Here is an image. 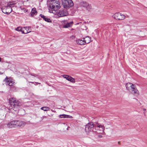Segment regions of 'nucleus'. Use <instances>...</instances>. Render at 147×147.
Here are the masks:
<instances>
[{"label":"nucleus","mask_w":147,"mask_h":147,"mask_svg":"<svg viewBox=\"0 0 147 147\" xmlns=\"http://www.w3.org/2000/svg\"><path fill=\"white\" fill-rule=\"evenodd\" d=\"M45 111H48L49 110V108L48 107H42L41 109Z\"/></svg>","instance_id":"4be33fe9"},{"label":"nucleus","mask_w":147,"mask_h":147,"mask_svg":"<svg viewBox=\"0 0 147 147\" xmlns=\"http://www.w3.org/2000/svg\"><path fill=\"white\" fill-rule=\"evenodd\" d=\"M31 82L32 83H34L33 82Z\"/></svg>","instance_id":"c756f323"},{"label":"nucleus","mask_w":147,"mask_h":147,"mask_svg":"<svg viewBox=\"0 0 147 147\" xmlns=\"http://www.w3.org/2000/svg\"><path fill=\"white\" fill-rule=\"evenodd\" d=\"M62 76L63 78H65L67 80L69 81L72 83H74L75 82V80L74 78L70 76L67 75H64Z\"/></svg>","instance_id":"9b49d317"},{"label":"nucleus","mask_w":147,"mask_h":147,"mask_svg":"<svg viewBox=\"0 0 147 147\" xmlns=\"http://www.w3.org/2000/svg\"><path fill=\"white\" fill-rule=\"evenodd\" d=\"M68 15V13L66 10H60L57 13V15L59 17H63L67 16Z\"/></svg>","instance_id":"1a4fd4ad"},{"label":"nucleus","mask_w":147,"mask_h":147,"mask_svg":"<svg viewBox=\"0 0 147 147\" xmlns=\"http://www.w3.org/2000/svg\"><path fill=\"white\" fill-rule=\"evenodd\" d=\"M103 123H104V125H109L110 124V122L109 121H108L107 120H105L104 121H103Z\"/></svg>","instance_id":"b1692460"},{"label":"nucleus","mask_w":147,"mask_h":147,"mask_svg":"<svg viewBox=\"0 0 147 147\" xmlns=\"http://www.w3.org/2000/svg\"><path fill=\"white\" fill-rule=\"evenodd\" d=\"M73 24V22H71L69 23H67L64 25L63 27L65 28H67L72 26Z\"/></svg>","instance_id":"aec40b11"},{"label":"nucleus","mask_w":147,"mask_h":147,"mask_svg":"<svg viewBox=\"0 0 147 147\" xmlns=\"http://www.w3.org/2000/svg\"><path fill=\"white\" fill-rule=\"evenodd\" d=\"M4 81L5 82L6 84L9 86H13L15 84V82L11 78L6 77Z\"/></svg>","instance_id":"6e6552de"},{"label":"nucleus","mask_w":147,"mask_h":147,"mask_svg":"<svg viewBox=\"0 0 147 147\" xmlns=\"http://www.w3.org/2000/svg\"><path fill=\"white\" fill-rule=\"evenodd\" d=\"M35 83H38V82H35Z\"/></svg>","instance_id":"c85d7f7f"},{"label":"nucleus","mask_w":147,"mask_h":147,"mask_svg":"<svg viewBox=\"0 0 147 147\" xmlns=\"http://www.w3.org/2000/svg\"><path fill=\"white\" fill-rule=\"evenodd\" d=\"M62 4L65 8H69L73 5V3L71 0H62Z\"/></svg>","instance_id":"20e7f679"},{"label":"nucleus","mask_w":147,"mask_h":147,"mask_svg":"<svg viewBox=\"0 0 147 147\" xmlns=\"http://www.w3.org/2000/svg\"><path fill=\"white\" fill-rule=\"evenodd\" d=\"M104 125H102L100 123H97L95 126L96 129H97L98 132L102 133L104 132L105 129Z\"/></svg>","instance_id":"423d86ee"},{"label":"nucleus","mask_w":147,"mask_h":147,"mask_svg":"<svg viewBox=\"0 0 147 147\" xmlns=\"http://www.w3.org/2000/svg\"><path fill=\"white\" fill-rule=\"evenodd\" d=\"M94 125L93 123L90 122L88 123L85 127V131L87 133H89L93 130Z\"/></svg>","instance_id":"0eeeda50"},{"label":"nucleus","mask_w":147,"mask_h":147,"mask_svg":"<svg viewBox=\"0 0 147 147\" xmlns=\"http://www.w3.org/2000/svg\"><path fill=\"white\" fill-rule=\"evenodd\" d=\"M22 29L23 28H22V27H19L16 28V30L17 31H21L22 33Z\"/></svg>","instance_id":"412c9836"},{"label":"nucleus","mask_w":147,"mask_h":147,"mask_svg":"<svg viewBox=\"0 0 147 147\" xmlns=\"http://www.w3.org/2000/svg\"><path fill=\"white\" fill-rule=\"evenodd\" d=\"M75 38V36H74V35L72 36H71V37H70V38H71V39H73Z\"/></svg>","instance_id":"a878e982"},{"label":"nucleus","mask_w":147,"mask_h":147,"mask_svg":"<svg viewBox=\"0 0 147 147\" xmlns=\"http://www.w3.org/2000/svg\"><path fill=\"white\" fill-rule=\"evenodd\" d=\"M60 7L59 1L54 0L51 2L49 5V11L50 13H55V11L59 9Z\"/></svg>","instance_id":"f03ea898"},{"label":"nucleus","mask_w":147,"mask_h":147,"mask_svg":"<svg viewBox=\"0 0 147 147\" xmlns=\"http://www.w3.org/2000/svg\"><path fill=\"white\" fill-rule=\"evenodd\" d=\"M112 17L117 20H122L125 18V16L123 14L119 13H117L112 16Z\"/></svg>","instance_id":"39448f33"},{"label":"nucleus","mask_w":147,"mask_h":147,"mask_svg":"<svg viewBox=\"0 0 147 147\" xmlns=\"http://www.w3.org/2000/svg\"><path fill=\"white\" fill-rule=\"evenodd\" d=\"M7 127L9 128H16L15 121H12L7 124Z\"/></svg>","instance_id":"f8f14e48"},{"label":"nucleus","mask_w":147,"mask_h":147,"mask_svg":"<svg viewBox=\"0 0 147 147\" xmlns=\"http://www.w3.org/2000/svg\"><path fill=\"white\" fill-rule=\"evenodd\" d=\"M9 102L11 107L10 108V111L14 113L13 111H16L19 110L20 102L16 98H10L9 100Z\"/></svg>","instance_id":"f257e3e1"},{"label":"nucleus","mask_w":147,"mask_h":147,"mask_svg":"<svg viewBox=\"0 0 147 147\" xmlns=\"http://www.w3.org/2000/svg\"><path fill=\"white\" fill-rule=\"evenodd\" d=\"M9 5V4L8 5H7V7H5L6 11L5 12H4L3 11L4 13L7 14H9L12 11V9L11 7Z\"/></svg>","instance_id":"ddd939ff"},{"label":"nucleus","mask_w":147,"mask_h":147,"mask_svg":"<svg viewBox=\"0 0 147 147\" xmlns=\"http://www.w3.org/2000/svg\"><path fill=\"white\" fill-rule=\"evenodd\" d=\"M40 16L42 18L43 20L46 17V16H44L43 15H42V14H40Z\"/></svg>","instance_id":"393cba45"},{"label":"nucleus","mask_w":147,"mask_h":147,"mask_svg":"<svg viewBox=\"0 0 147 147\" xmlns=\"http://www.w3.org/2000/svg\"><path fill=\"white\" fill-rule=\"evenodd\" d=\"M125 86L127 90L131 94L135 95L139 94V92L135 85L131 83H128L126 84Z\"/></svg>","instance_id":"7ed1b4c3"},{"label":"nucleus","mask_w":147,"mask_h":147,"mask_svg":"<svg viewBox=\"0 0 147 147\" xmlns=\"http://www.w3.org/2000/svg\"><path fill=\"white\" fill-rule=\"evenodd\" d=\"M29 27H26L23 28L22 33L26 34L30 32L31 31Z\"/></svg>","instance_id":"4468645a"},{"label":"nucleus","mask_w":147,"mask_h":147,"mask_svg":"<svg viewBox=\"0 0 147 147\" xmlns=\"http://www.w3.org/2000/svg\"><path fill=\"white\" fill-rule=\"evenodd\" d=\"M44 20L45 21L48 22H51V20L49 18H48L46 17L45 18Z\"/></svg>","instance_id":"5701e85b"},{"label":"nucleus","mask_w":147,"mask_h":147,"mask_svg":"<svg viewBox=\"0 0 147 147\" xmlns=\"http://www.w3.org/2000/svg\"><path fill=\"white\" fill-rule=\"evenodd\" d=\"M76 42L79 45H85L84 39L82 40L79 39H77L76 40Z\"/></svg>","instance_id":"f3484780"},{"label":"nucleus","mask_w":147,"mask_h":147,"mask_svg":"<svg viewBox=\"0 0 147 147\" xmlns=\"http://www.w3.org/2000/svg\"><path fill=\"white\" fill-rule=\"evenodd\" d=\"M59 117L60 118H72V116L65 114H62L59 115Z\"/></svg>","instance_id":"a211bd4d"},{"label":"nucleus","mask_w":147,"mask_h":147,"mask_svg":"<svg viewBox=\"0 0 147 147\" xmlns=\"http://www.w3.org/2000/svg\"><path fill=\"white\" fill-rule=\"evenodd\" d=\"M91 38L89 36H87L83 38L85 44H88L91 42Z\"/></svg>","instance_id":"dca6fc26"},{"label":"nucleus","mask_w":147,"mask_h":147,"mask_svg":"<svg viewBox=\"0 0 147 147\" xmlns=\"http://www.w3.org/2000/svg\"><path fill=\"white\" fill-rule=\"evenodd\" d=\"M31 13V16H33L34 15H36L37 13L36 9L35 8H33L32 9Z\"/></svg>","instance_id":"6ab92c4d"},{"label":"nucleus","mask_w":147,"mask_h":147,"mask_svg":"<svg viewBox=\"0 0 147 147\" xmlns=\"http://www.w3.org/2000/svg\"><path fill=\"white\" fill-rule=\"evenodd\" d=\"M3 73H2L1 72H0V74H2Z\"/></svg>","instance_id":"cd10ccee"},{"label":"nucleus","mask_w":147,"mask_h":147,"mask_svg":"<svg viewBox=\"0 0 147 147\" xmlns=\"http://www.w3.org/2000/svg\"><path fill=\"white\" fill-rule=\"evenodd\" d=\"M15 121L16 128L18 127H23L26 124V123L24 121Z\"/></svg>","instance_id":"9d476101"},{"label":"nucleus","mask_w":147,"mask_h":147,"mask_svg":"<svg viewBox=\"0 0 147 147\" xmlns=\"http://www.w3.org/2000/svg\"><path fill=\"white\" fill-rule=\"evenodd\" d=\"M1 61V58H0V61Z\"/></svg>","instance_id":"bb28decb"},{"label":"nucleus","mask_w":147,"mask_h":147,"mask_svg":"<svg viewBox=\"0 0 147 147\" xmlns=\"http://www.w3.org/2000/svg\"><path fill=\"white\" fill-rule=\"evenodd\" d=\"M82 6L88 10L89 11L91 8V6L90 5H89L86 2H83L82 4Z\"/></svg>","instance_id":"2eb2a0df"}]
</instances>
